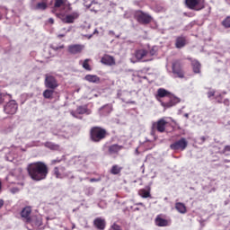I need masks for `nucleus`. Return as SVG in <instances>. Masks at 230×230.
Masks as SVG:
<instances>
[{
    "mask_svg": "<svg viewBox=\"0 0 230 230\" xmlns=\"http://www.w3.org/2000/svg\"><path fill=\"white\" fill-rule=\"evenodd\" d=\"M175 209L181 213V215H185V213H188V209L186 208V205L182 202H176L175 203Z\"/></svg>",
    "mask_w": 230,
    "mask_h": 230,
    "instance_id": "obj_25",
    "label": "nucleus"
},
{
    "mask_svg": "<svg viewBox=\"0 0 230 230\" xmlns=\"http://www.w3.org/2000/svg\"><path fill=\"white\" fill-rule=\"evenodd\" d=\"M44 146H46V148H49V150H60V146L53 142H46Z\"/></svg>",
    "mask_w": 230,
    "mask_h": 230,
    "instance_id": "obj_28",
    "label": "nucleus"
},
{
    "mask_svg": "<svg viewBox=\"0 0 230 230\" xmlns=\"http://www.w3.org/2000/svg\"><path fill=\"white\" fill-rule=\"evenodd\" d=\"M18 105L15 101H10L4 107L5 114H15L17 112Z\"/></svg>",
    "mask_w": 230,
    "mask_h": 230,
    "instance_id": "obj_11",
    "label": "nucleus"
},
{
    "mask_svg": "<svg viewBox=\"0 0 230 230\" xmlns=\"http://www.w3.org/2000/svg\"><path fill=\"white\" fill-rule=\"evenodd\" d=\"M111 230H123L121 229V226L117 223H113V226H111Z\"/></svg>",
    "mask_w": 230,
    "mask_h": 230,
    "instance_id": "obj_36",
    "label": "nucleus"
},
{
    "mask_svg": "<svg viewBox=\"0 0 230 230\" xmlns=\"http://www.w3.org/2000/svg\"><path fill=\"white\" fill-rule=\"evenodd\" d=\"M184 46H186V37L184 36L177 37L175 41V48H177L178 49H181L184 48Z\"/></svg>",
    "mask_w": 230,
    "mask_h": 230,
    "instance_id": "obj_22",
    "label": "nucleus"
},
{
    "mask_svg": "<svg viewBox=\"0 0 230 230\" xmlns=\"http://www.w3.org/2000/svg\"><path fill=\"white\" fill-rule=\"evenodd\" d=\"M148 50L145 49H138L135 51V58L137 60H143L145 57L148 56Z\"/></svg>",
    "mask_w": 230,
    "mask_h": 230,
    "instance_id": "obj_21",
    "label": "nucleus"
},
{
    "mask_svg": "<svg viewBox=\"0 0 230 230\" xmlns=\"http://www.w3.org/2000/svg\"><path fill=\"white\" fill-rule=\"evenodd\" d=\"M12 95L5 93H0V105H3L6 102V100H11Z\"/></svg>",
    "mask_w": 230,
    "mask_h": 230,
    "instance_id": "obj_29",
    "label": "nucleus"
},
{
    "mask_svg": "<svg viewBox=\"0 0 230 230\" xmlns=\"http://www.w3.org/2000/svg\"><path fill=\"white\" fill-rule=\"evenodd\" d=\"M135 19L139 24H150L152 22V17L150 14L139 10L135 13Z\"/></svg>",
    "mask_w": 230,
    "mask_h": 230,
    "instance_id": "obj_7",
    "label": "nucleus"
},
{
    "mask_svg": "<svg viewBox=\"0 0 230 230\" xmlns=\"http://www.w3.org/2000/svg\"><path fill=\"white\" fill-rule=\"evenodd\" d=\"M208 98H212V96H215V91H209V92H208Z\"/></svg>",
    "mask_w": 230,
    "mask_h": 230,
    "instance_id": "obj_41",
    "label": "nucleus"
},
{
    "mask_svg": "<svg viewBox=\"0 0 230 230\" xmlns=\"http://www.w3.org/2000/svg\"><path fill=\"white\" fill-rule=\"evenodd\" d=\"M3 19V14L0 13V21Z\"/></svg>",
    "mask_w": 230,
    "mask_h": 230,
    "instance_id": "obj_46",
    "label": "nucleus"
},
{
    "mask_svg": "<svg viewBox=\"0 0 230 230\" xmlns=\"http://www.w3.org/2000/svg\"><path fill=\"white\" fill-rule=\"evenodd\" d=\"M36 10H47L48 9V4L46 2H40L36 4L35 7Z\"/></svg>",
    "mask_w": 230,
    "mask_h": 230,
    "instance_id": "obj_31",
    "label": "nucleus"
},
{
    "mask_svg": "<svg viewBox=\"0 0 230 230\" xmlns=\"http://www.w3.org/2000/svg\"><path fill=\"white\" fill-rule=\"evenodd\" d=\"M84 80H86V82H90L91 84H98L100 82V77L94 75H86L84 76Z\"/></svg>",
    "mask_w": 230,
    "mask_h": 230,
    "instance_id": "obj_26",
    "label": "nucleus"
},
{
    "mask_svg": "<svg viewBox=\"0 0 230 230\" xmlns=\"http://www.w3.org/2000/svg\"><path fill=\"white\" fill-rule=\"evenodd\" d=\"M71 114L76 118V114H91V110H88L87 106H78L75 111H72Z\"/></svg>",
    "mask_w": 230,
    "mask_h": 230,
    "instance_id": "obj_19",
    "label": "nucleus"
},
{
    "mask_svg": "<svg viewBox=\"0 0 230 230\" xmlns=\"http://www.w3.org/2000/svg\"><path fill=\"white\" fill-rule=\"evenodd\" d=\"M58 80H57V77L51 75H45V87L47 89L55 90L58 87Z\"/></svg>",
    "mask_w": 230,
    "mask_h": 230,
    "instance_id": "obj_9",
    "label": "nucleus"
},
{
    "mask_svg": "<svg viewBox=\"0 0 230 230\" xmlns=\"http://www.w3.org/2000/svg\"><path fill=\"white\" fill-rule=\"evenodd\" d=\"M171 150H174L175 152H184L185 148H188V140L184 137L176 140L172 144L170 145Z\"/></svg>",
    "mask_w": 230,
    "mask_h": 230,
    "instance_id": "obj_8",
    "label": "nucleus"
},
{
    "mask_svg": "<svg viewBox=\"0 0 230 230\" xmlns=\"http://www.w3.org/2000/svg\"><path fill=\"white\" fill-rule=\"evenodd\" d=\"M65 172H66V167L64 166L54 167L53 175H55L56 179H64Z\"/></svg>",
    "mask_w": 230,
    "mask_h": 230,
    "instance_id": "obj_20",
    "label": "nucleus"
},
{
    "mask_svg": "<svg viewBox=\"0 0 230 230\" xmlns=\"http://www.w3.org/2000/svg\"><path fill=\"white\" fill-rule=\"evenodd\" d=\"M101 63L104 66H116V59L111 55H104L101 58Z\"/></svg>",
    "mask_w": 230,
    "mask_h": 230,
    "instance_id": "obj_17",
    "label": "nucleus"
},
{
    "mask_svg": "<svg viewBox=\"0 0 230 230\" xmlns=\"http://www.w3.org/2000/svg\"><path fill=\"white\" fill-rule=\"evenodd\" d=\"M84 48L85 47L80 44L69 45L68 53H70V55H78V53H82V51H84Z\"/></svg>",
    "mask_w": 230,
    "mask_h": 230,
    "instance_id": "obj_15",
    "label": "nucleus"
},
{
    "mask_svg": "<svg viewBox=\"0 0 230 230\" xmlns=\"http://www.w3.org/2000/svg\"><path fill=\"white\" fill-rule=\"evenodd\" d=\"M49 24H55V20L53 18L49 19Z\"/></svg>",
    "mask_w": 230,
    "mask_h": 230,
    "instance_id": "obj_43",
    "label": "nucleus"
},
{
    "mask_svg": "<svg viewBox=\"0 0 230 230\" xmlns=\"http://www.w3.org/2000/svg\"><path fill=\"white\" fill-rule=\"evenodd\" d=\"M58 163H62V159L57 158V159L51 160V164H58Z\"/></svg>",
    "mask_w": 230,
    "mask_h": 230,
    "instance_id": "obj_38",
    "label": "nucleus"
},
{
    "mask_svg": "<svg viewBox=\"0 0 230 230\" xmlns=\"http://www.w3.org/2000/svg\"><path fill=\"white\" fill-rule=\"evenodd\" d=\"M27 173L32 181L40 182V181L48 179L49 167L42 161L33 162L28 164Z\"/></svg>",
    "mask_w": 230,
    "mask_h": 230,
    "instance_id": "obj_1",
    "label": "nucleus"
},
{
    "mask_svg": "<svg viewBox=\"0 0 230 230\" xmlns=\"http://www.w3.org/2000/svg\"><path fill=\"white\" fill-rule=\"evenodd\" d=\"M102 180L99 178V179H96V178H92L90 179V182H100Z\"/></svg>",
    "mask_w": 230,
    "mask_h": 230,
    "instance_id": "obj_42",
    "label": "nucleus"
},
{
    "mask_svg": "<svg viewBox=\"0 0 230 230\" xmlns=\"http://www.w3.org/2000/svg\"><path fill=\"white\" fill-rule=\"evenodd\" d=\"M58 37L59 39H62V37H66V35H65V34H58Z\"/></svg>",
    "mask_w": 230,
    "mask_h": 230,
    "instance_id": "obj_45",
    "label": "nucleus"
},
{
    "mask_svg": "<svg viewBox=\"0 0 230 230\" xmlns=\"http://www.w3.org/2000/svg\"><path fill=\"white\" fill-rule=\"evenodd\" d=\"M226 152H230V146H226L222 151V154H226Z\"/></svg>",
    "mask_w": 230,
    "mask_h": 230,
    "instance_id": "obj_40",
    "label": "nucleus"
},
{
    "mask_svg": "<svg viewBox=\"0 0 230 230\" xmlns=\"http://www.w3.org/2000/svg\"><path fill=\"white\" fill-rule=\"evenodd\" d=\"M84 4L85 8H91V6H93V4H96V6H98V2H96L94 0H84Z\"/></svg>",
    "mask_w": 230,
    "mask_h": 230,
    "instance_id": "obj_32",
    "label": "nucleus"
},
{
    "mask_svg": "<svg viewBox=\"0 0 230 230\" xmlns=\"http://www.w3.org/2000/svg\"><path fill=\"white\" fill-rule=\"evenodd\" d=\"M138 193L143 199H148L150 197V190H146V189L140 190Z\"/></svg>",
    "mask_w": 230,
    "mask_h": 230,
    "instance_id": "obj_33",
    "label": "nucleus"
},
{
    "mask_svg": "<svg viewBox=\"0 0 230 230\" xmlns=\"http://www.w3.org/2000/svg\"><path fill=\"white\" fill-rule=\"evenodd\" d=\"M123 171V167L119 164H113L110 169V173L111 175H121V172Z\"/></svg>",
    "mask_w": 230,
    "mask_h": 230,
    "instance_id": "obj_24",
    "label": "nucleus"
},
{
    "mask_svg": "<svg viewBox=\"0 0 230 230\" xmlns=\"http://www.w3.org/2000/svg\"><path fill=\"white\" fill-rule=\"evenodd\" d=\"M172 73L175 78H184L186 72H184V66L181 59H176L172 63Z\"/></svg>",
    "mask_w": 230,
    "mask_h": 230,
    "instance_id": "obj_5",
    "label": "nucleus"
},
{
    "mask_svg": "<svg viewBox=\"0 0 230 230\" xmlns=\"http://www.w3.org/2000/svg\"><path fill=\"white\" fill-rule=\"evenodd\" d=\"M72 229H75V225L73 226Z\"/></svg>",
    "mask_w": 230,
    "mask_h": 230,
    "instance_id": "obj_47",
    "label": "nucleus"
},
{
    "mask_svg": "<svg viewBox=\"0 0 230 230\" xmlns=\"http://www.w3.org/2000/svg\"><path fill=\"white\" fill-rule=\"evenodd\" d=\"M92 12H98L100 10V4L98 3V5L93 4L91 7H89Z\"/></svg>",
    "mask_w": 230,
    "mask_h": 230,
    "instance_id": "obj_35",
    "label": "nucleus"
},
{
    "mask_svg": "<svg viewBox=\"0 0 230 230\" xmlns=\"http://www.w3.org/2000/svg\"><path fill=\"white\" fill-rule=\"evenodd\" d=\"M89 136L93 143H100L109 136V132L102 127L94 126L90 128Z\"/></svg>",
    "mask_w": 230,
    "mask_h": 230,
    "instance_id": "obj_3",
    "label": "nucleus"
},
{
    "mask_svg": "<svg viewBox=\"0 0 230 230\" xmlns=\"http://www.w3.org/2000/svg\"><path fill=\"white\" fill-rule=\"evenodd\" d=\"M155 99L158 102H161V105L164 109H170L171 107H173L175 103H177V98H175L172 93L168 92L164 88H159L157 90Z\"/></svg>",
    "mask_w": 230,
    "mask_h": 230,
    "instance_id": "obj_2",
    "label": "nucleus"
},
{
    "mask_svg": "<svg viewBox=\"0 0 230 230\" xmlns=\"http://www.w3.org/2000/svg\"><path fill=\"white\" fill-rule=\"evenodd\" d=\"M53 94H55V90L48 88L43 92V98L45 100H53Z\"/></svg>",
    "mask_w": 230,
    "mask_h": 230,
    "instance_id": "obj_27",
    "label": "nucleus"
},
{
    "mask_svg": "<svg viewBox=\"0 0 230 230\" xmlns=\"http://www.w3.org/2000/svg\"><path fill=\"white\" fill-rule=\"evenodd\" d=\"M89 62H91V59L86 58L84 60L82 66L86 71H93V68L91 67V65H89Z\"/></svg>",
    "mask_w": 230,
    "mask_h": 230,
    "instance_id": "obj_30",
    "label": "nucleus"
},
{
    "mask_svg": "<svg viewBox=\"0 0 230 230\" xmlns=\"http://www.w3.org/2000/svg\"><path fill=\"white\" fill-rule=\"evenodd\" d=\"M166 125H168V122L164 119H160L153 124V128H155L157 132L163 133L166 130Z\"/></svg>",
    "mask_w": 230,
    "mask_h": 230,
    "instance_id": "obj_12",
    "label": "nucleus"
},
{
    "mask_svg": "<svg viewBox=\"0 0 230 230\" xmlns=\"http://www.w3.org/2000/svg\"><path fill=\"white\" fill-rule=\"evenodd\" d=\"M21 217L25 224H31V207H25L22 208Z\"/></svg>",
    "mask_w": 230,
    "mask_h": 230,
    "instance_id": "obj_10",
    "label": "nucleus"
},
{
    "mask_svg": "<svg viewBox=\"0 0 230 230\" xmlns=\"http://www.w3.org/2000/svg\"><path fill=\"white\" fill-rule=\"evenodd\" d=\"M122 149L123 146H119L118 144H113L108 147V151L111 155H112V154H118Z\"/></svg>",
    "mask_w": 230,
    "mask_h": 230,
    "instance_id": "obj_23",
    "label": "nucleus"
},
{
    "mask_svg": "<svg viewBox=\"0 0 230 230\" xmlns=\"http://www.w3.org/2000/svg\"><path fill=\"white\" fill-rule=\"evenodd\" d=\"M52 49H54V51H58V49H64V45H61L59 47L52 46Z\"/></svg>",
    "mask_w": 230,
    "mask_h": 230,
    "instance_id": "obj_39",
    "label": "nucleus"
},
{
    "mask_svg": "<svg viewBox=\"0 0 230 230\" xmlns=\"http://www.w3.org/2000/svg\"><path fill=\"white\" fill-rule=\"evenodd\" d=\"M103 109H105L107 111V112H112V105L111 104L104 105Z\"/></svg>",
    "mask_w": 230,
    "mask_h": 230,
    "instance_id": "obj_37",
    "label": "nucleus"
},
{
    "mask_svg": "<svg viewBox=\"0 0 230 230\" xmlns=\"http://www.w3.org/2000/svg\"><path fill=\"white\" fill-rule=\"evenodd\" d=\"M78 17H80V13L73 12L72 13L67 14L65 18H63L62 21L65 22V24H73V22H75Z\"/></svg>",
    "mask_w": 230,
    "mask_h": 230,
    "instance_id": "obj_14",
    "label": "nucleus"
},
{
    "mask_svg": "<svg viewBox=\"0 0 230 230\" xmlns=\"http://www.w3.org/2000/svg\"><path fill=\"white\" fill-rule=\"evenodd\" d=\"M93 226L97 230H105L107 227V221L103 217H96L93 220Z\"/></svg>",
    "mask_w": 230,
    "mask_h": 230,
    "instance_id": "obj_13",
    "label": "nucleus"
},
{
    "mask_svg": "<svg viewBox=\"0 0 230 230\" xmlns=\"http://www.w3.org/2000/svg\"><path fill=\"white\" fill-rule=\"evenodd\" d=\"M155 224L158 227H168L170 226V220L163 218V215L156 216Z\"/></svg>",
    "mask_w": 230,
    "mask_h": 230,
    "instance_id": "obj_16",
    "label": "nucleus"
},
{
    "mask_svg": "<svg viewBox=\"0 0 230 230\" xmlns=\"http://www.w3.org/2000/svg\"><path fill=\"white\" fill-rule=\"evenodd\" d=\"M52 10L51 13H55L57 17H60L62 15V12L67 8L71 10V3L68 0H52Z\"/></svg>",
    "mask_w": 230,
    "mask_h": 230,
    "instance_id": "obj_4",
    "label": "nucleus"
},
{
    "mask_svg": "<svg viewBox=\"0 0 230 230\" xmlns=\"http://www.w3.org/2000/svg\"><path fill=\"white\" fill-rule=\"evenodd\" d=\"M226 29L230 28V16H226L221 22Z\"/></svg>",
    "mask_w": 230,
    "mask_h": 230,
    "instance_id": "obj_34",
    "label": "nucleus"
},
{
    "mask_svg": "<svg viewBox=\"0 0 230 230\" xmlns=\"http://www.w3.org/2000/svg\"><path fill=\"white\" fill-rule=\"evenodd\" d=\"M185 5L189 10L200 12L206 8V0H185Z\"/></svg>",
    "mask_w": 230,
    "mask_h": 230,
    "instance_id": "obj_6",
    "label": "nucleus"
},
{
    "mask_svg": "<svg viewBox=\"0 0 230 230\" xmlns=\"http://www.w3.org/2000/svg\"><path fill=\"white\" fill-rule=\"evenodd\" d=\"M188 60L190 61L193 73H195V75L200 74V68L202 67V65L200 64V62H199V60L197 59H191V58H188Z\"/></svg>",
    "mask_w": 230,
    "mask_h": 230,
    "instance_id": "obj_18",
    "label": "nucleus"
},
{
    "mask_svg": "<svg viewBox=\"0 0 230 230\" xmlns=\"http://www.w3.org/2000/svg\"><path fill=\"white\" fill-rule=\"evenodd\" d=\"M224 103L226 105V107H229V100L228 99H226L224 101Z\"/></svg>",
    "mask_w": 230,
    "mask_h": 230,
    "instance_id": "obj_44",
    "label": "nucleus"
}]
</instances>
